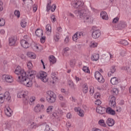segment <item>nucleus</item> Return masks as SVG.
Wrapping results in <instances>:
<instances>
[{
  "mask_svg": "<svg viewBox=\"0 0 131 131\" xmlns=\"http://www.w3.org/2000/svg\"><path fill=\"white\" fill-rule=\"evenodd\" d=\"M67 118H69V119L71 118V114L68 113L67 115Z\"/></svg>",
  "mask_w": 131,
  "mask_h": 131,
  "instance_id": "64",
  "label": "nucleus"
},
{
  "mask_svg": "<svg viewBox=\"0 0 131 131\" xmlns=\"http://www.w3.org/2000/svg\"><path fill=\"white\" fill-rule=\"evenodd\" d=\"M120 42L121 45H123V46L128 45V42H127V41L125 40H121Z\"/></svg>",
  "mask_w": 131,
  "mask_h": 131,
  "instance_id": "39",
  "label": "nucleus"
},
{
  "mask_svg": "<svg viewBox=\"0 0 131 131\" xmlns=\"http://www.w3.org/2000/svg\"><path fill=\"white\" fill-rule=\"evenodd\" d=\"M93 31L92 32V38L94 39H97V38H99L100 36L101 35V31L99 30H94L93 28Z\"/></svg>",
  "mask_w": 131,
  "mask_h": 131,
  "instance_id": "7",
  "label": "nucleus"
},
{
  "mask_svg": "<svg viewBox=\"0 0 131 131\" xmlns=\"http://www.w3.org/2000/svg\"><path fill=\"white\" fill-rule=\"evenodd\" d=\"M27 55L30 59H35L36 58V55L34 53L29 52L27 53Z\"/></svg>",
  "mask_w": 131,
  "mask_h": 131,
  "instance_id": "21",
  "label": "nucleus"
},
{
  "mask_svg": "<svg viewBox=\"0 0 131 131\" xmlns=\"http://www.w3.org/2000/svg\"><path fill=\"white\" fill-rule=\"evenodd\" d=\"M24 4H26V5H27L28 8L29 9H31V7L32 6V3H33V1L32 0H23Z\"/></svg>",
  "mask_w": 131,
  "mask_h": 131,
  "instance_id": "19",
  "label": "nucleus"
},
{
  "mask_svg": "<svg viewBox=\"0 0 131 131\" xmlns=\"http://www.w3.org/2000/svg\"><path fill=\"white\" fill-rule=\"evenodd\" d=\"M76 34H77L78 38H80L81 36H85V33H83V32H77Z\"/></svg>",
  "mask_w": 131,
  "mask_h": 131,
  "instance_id": "32",
  "label": "nucleus"
},
{
  "mask_svg": "<svg viewBox=\"0 0 131 131\" xmlns=\"http://www.w3.org/2000/svg\"><path fill=\"white\" fill-rule=\"evenodd\" d=\"M31 127L32 128H36V125L35 124V123H34V122H33L31 125Z\"/></svg>",
  "mask_w": 131,
  "mask_h": 131,
  "instance_id": "58",
  "label": "nucleus"
},
{
  "mask_svg": "<svg viewBox=\"0 0 131 131\" xmlns=\"http://www.w3.org/2000/svg\"><path fill=\"white\" fill-rule=\"evenodd\" d=\"M46 33L47 35H50L51 34V32H52V27L50 25H47L46 26Z\"/></svg>",
  "mask_w": 131,
  "mask_h": 131,
  "instance_id": "22",
  "label": "nucleus"
},
{
  "mask_svg": "<svg viewBox=\"0 0 131 131\" xmlns=\"http://www.w3.org/2000/svg\"><path fill=\"white\" fill-rule=\"evenodd\" d=\"M51 19L52 22L53 23L56 22V17H55V16L54 15H53L51 16Z\"/></svg>",
  "mask_w": 131,
  "mask_h": 131,
  "instance_id": "49",
  "label": "nucleus"
},
{
  "mask_svg": "<svg viewBox=\"0 0 131 131\" xmlns=\"http://www.w3.org/2000/svg\"><path fill=\"white\" fill-rule=\"evenodd\" d=\"M111 83L113 85L118 84V79L116 77H113L111 79Z\"/></svg>",
  "mask_w": 131,
  "mask_h": 131,
  "instance_id": "25",
  "label": "nucleus"
},
{
  "mask_svg": "<svg viewBox=\"0 0 131 131\" xmlns=\"http://www.w3.org/2000/svg\"><path fill=\"white\" fill-rule=\"evenodd\" d=\"M115 71H116V69L115 68V66H112L110 69V71L108 73V76H111V74H113Z\"/></svg>",
  "mask_w": 131,
  "mask_h": 131,
  "instance_id": "24",
  "label": "nucleus"
},
{
  "mask_svg": "<svg viewBox=\"0 0 131 131\" xmlns=\"http://www.w3.org/2000/svg\"><path fill=\"white\" fill-rule=\"evenodd\" d=\"M20 45L24 49H28L29 48V43L24 39L20 40Z\"/></svg>",
  "mask_w": 131,
  "mask_h": 131,
  "instance_id": "13",
  "label": "nucleus"
},
{
  "mask_svg": "<svg viewBox=\"0 0 131 131\" xmlns=\"http://www.w3.org/2000/svg\"><path fill=\"white\" fill-rule=\"evenodd\" d=\"M3 2H2L1 0H0V12H2L4 10V7H3Z\"/></svg>",
  "mask_w": 131,
  "mask_h": 131,
  "instance_id": "50",
  "label": "nucleus"
},
{
  "mask_svg": "<svg viewBox=\"0 0 131 131\" xmlns=\"http://www.w3.org/2000/svg\"><path fill=\"white\" fill-rule=\"evenodd\" d=\"M54 39L55 41H59V39H60V38L59 37L58 35H56L55 36Z\"/></svg>",
  "mask_w": 131,
  "mask_h": 131,
  "instance_id": "61",
  "label": "nucleus"
},
{
  "mask_svg": "<svg viewBox=\"0 0 131 131\" xmlns=\"http://www.w3.org/2000/svg\"><path fill=\"white\" fill-rule=\"evenodd\" d=\"M101 104H102V101H101V100L98 99L97 100L95 101V104L96 105H101Z\"/></svg>",
  "mask_w": 131,
  "mask_h": 131,
  "instance_id": "53",
  "label": "nucleus"
},
{
  "mask_svg": "<svg viewBox=\"0 0 131 131\" xmlns=\"http://www.w3.org/2000/svg\"><path fill=\"white\" fill-rule=\"evenodd\" d=\"M52 0H48V3L47 4V12H49L50 10H51V4L52 3Z\"/></svg>",
  "mask_w": 131,
  "mask_h": 131,
  "instance_id": "34",
  "label": "nucleus"
},
{
  "mask_svg": "<svg viewBox=\"0 0 131 131\" xmlns=\"http://www.w3.org/2000/svg\"><path fill=\"white\" fill-rule=\"evenodd\" d=\"M51 77L53 79L52 81V83H55V82L56 81H57V80H58V77H57V75L56 74V73L55 72H52L51 74Z\"/></svg>",
  "mask_w": 131,
  "mask_h": 131,
  "instance_id": "20",
  "label": "nucleus"
},
{
  "mask_svg": "<svg viewBox=\"0 0 131 131\" xmlns=\"http://www.w3.org/2000/svg\"><path fill=\"white\" fill-rule=\"evenodd\" d=\"M41 37L40 38V41L41 42V43H43V42H45V41L46 40V37L45 36H41V37Z\"/></svg>",
  "mask_w": 131,
  "mask_h": 131,
  "instance_id": "52",
  "label": "nucleus"
},
{
  "mask_svg": "<svg viewBox=\"0 0 131 131\" xmlns=\"http://www.w3.org/2000/svg\"><path fill=\"white\" fill-rule=\"evenodd\" d=\"M27 92L20 91L17 94V98H23L24 103L27 105L29 102V97L27 95Z\"/></svg>",
  "mask_w": 131,
  "mask_h": 131,
  "instance_id": "4",
  "label": "nucleus"
},
{
  "mask_svg": "<svg viewBox=\"0 0 131 131\" xmlns=\"http://www.w3.org/2000/svg\"><path fill=\"white\" fill-rule=\"evenodd\" d=\"M5 125L6 128H10V127H11V124L9 122H6Z\"/></svg>",
  "mask_w": 131,
  "mask_h": 131,
  "instance_id": "54",
  "label": "nucleus"
},
{
  "mask_svg": "<svg viewBox=\"0 0 131 131\" xmlns=\"http://www.w3.org/2000/svg\"><path fill=\"white\" fill-rule=\"evenodd\" d=\"M70 50V49H69V48H66L64 50V54H66Z\"/></svg>",
  "mask_w": 131,
  "mask_h": 131,
  "instance_id": "62",
  "label": "nucleus"
},
{
  "mask_svg": "<svg viewBox=\"0 0 131 131\" xmlns=\"http://www.w3.org/2000/svg\"><path fill=\"white\" fill-rule=\"evenodd\" d=\"M20 25L23 28H25L27 25V22L25 19H22L20 23Z\"/></svg>",
  "mask_w": 131,
  "mask_h": 131,
  "instance_id": "30",
  "label": "nucleus"
},
{
  "mask_svg": "<svg viewBox=\"0 0 131 131\" xmlns=\"http://www.w3.org/2000/svg\"><path fill=\"white\" fill-rule=\"evenodd\" d=\"M98 124L101 126H104V127H106V123H105V121H104V120H100L98 122Z\"/></svg>",
  "mask_w": 131,
  "mask_h": 131,
  "instance_id": "33",
  "label": "nucleus"
},
{
  "mask_svg": "<svg viewBox=\"0 0 131 131\" xmlns=\"http://www.w3.org/2000/svg\"><path fill=\"white\" fill-rule=\"evenodd\" d=\"M36 35L38 37H42L43 35V31L40 29H37L35 31Z\"/></svg>",
  "mask_w": 131,
  "mask_h": 131,
  "instance_id": "17",
  "label": "nucleus"
},
{
  "mask_svg": "<svg viewBox=\"0 0 131 131\" xmlns=\"http://www.w3.org/2000/svg\"><path fill=\"white\" fill-rule=\"evenodd\" d=\"M74 110L75 112H77L78 113V115H79L81 117H83L84 116V112L83 110H81L80 107H75Z\"/></svg>",
  "mask_w": 131,
  "mask_h": 131,
  "instance_id": "12",
  "label": "nucleus"
},
{
  "mask_svg": "<svg viewBox=\"0 0 131 131\" xmlns=\"http://www.w3.org/2000/svg\"><path fill=\"white\" fill-rule=\"evenodd\" d=\"M49 60L51 63L52 64H55V63L56 62V57L54 56L53 55H51L49 57Z\"/></svg>",
  "mask_w": 131,
  "mask_h": 131,
  "instance_id": "27",
  "label": "nucleus"
},
{
  "mask_svg": "<svg viewBox=\"0 0 131 131\" xmlns=\"http://www.w3.org/2000/svg\"><path fill=\"white\" fill-rule=\"evenodd\" d=\"M45 131H54V130H52L49 125H46Z\"/></svg>",
  "mask_w": 131,
  "mask_h": 131,
  "instance_id": "47",
  "label": "nucleus"
},
{
  "mask_svg": "<svg viewBox=\"0 0 131 131\" xmlns=\"http://www.w3.org/2000/svg\"><path fill=\"white\" fill-rule=\"evenodd\" d=\"M3 96L4 100H7L9 103H11V95H10V93H9V92H5Z\"/></svg>",
  "mask_w": 131,
  "mask_h": 131,
  "instance_id": "15",
  "label": "nucleus"
},
{
  "mask_svg": "<svg viewBox=\"0 0 131 131\" xmlns=\"http://www.w3.org/2000/svg\"><path fill=\"white\" fill-rule=\"evenodd\" d=\"M78 39V36L76 33L73 36V40L74 41H76Z\"/></svg>",
  "mask_w": 131,
  "mask_h": 131,
  "instance_id": "46",
  "label": "nucleus"
},
{
  "mask_svg": "<svg viewBox=\"0 0 131 131\" xmlns=\"http://www.w3.org/2000/svg\"><path fill=\"white\" fill-rule=\"evenodd\" d=\"M126 26V23L124 21H120L118 25V27L120 28V29H122V28H124Z\"/></svg>",
  "mask_w": 131,
  "mask_h": 131,
  "instance_id": "26",
  "label": "nucleus"
},
{
  "mask_svg": "<svg viewBox=\"0 0 131 131\" xmlns=\"http://www.w3.org/2000/svg\"><path fill=\"white\" fill-rule=\"evenodd\" d=\"M5 102V98L3 94H0V103L3 104Z\"/></svg>",
  "mask_w": 131,
  "mask_h": 131,
  "instance_id": "40",
  "label": "nucleus"
},
{
  "mask_svg": "<svg viewBox=\"0 0 131 131\" xmlns=\"http://www.w3.org/2000/svg\"><path fill=\"white\" fill-rule=\"evenodd\" d=\"M119 21V18L118 17H115V18L113 19V23H117Z\"/></svg>",
  "mask_w": 131,
  "mask_h": 131,
  "instance_id": "51",
  "label": "nucleus"
},
{
  "mask_svg": "<svg viewBox=\"0 0 131 131\" xmlns=\"http://www.w3.org/2000/svg\"><path fill=\"white\" fill-rule=\"evenodd\" d=\"M64 42H66V43H68V42H69V37H66L64 39Z\"/></svg>",
  "mask_w": 131,
  "mask_h": 131,
  "instance_id": "59",
  "label": "nucleus"
},
{
  "mask_svg": "<svg viewBox=\"0 0 131 131\" xmlns=\"http://www.w3.org/2000/svg\"><path fill=\"white\" fill-rule=\"evenodd\" d=\"M74 13L77 17H79L80 20H83L84 23H90L91 22L92 17L88 15L82 10H77L74 11Z\"/></svg>",
  "mask_w": 131,
  "mask_h": 131,
  "instance_id": "2",
  "label": "nucleus"
},
{
  "mask_svg": "<svg viewBox=\"0 0 131 131\" xmlns=\"http://www.w3.org/2000/svg\"><path fill=\"white\" fill-rule=\"evenodd\" d=\"M6 24V21L3 18H0V26H4Z\"/></svg>",
  "mask_w": 131,
  "mask_h": 131,
  "instance_id": "43",
  "label": "nucleus"
},
{
  "mask_svg": "<svg viewBox=\"0 0 131 131\" xmlns=\"http://www.w3.org/2000/svg\"><path fill=\"white\" fill-rule=\"evenodd\" d=\"M118 89H117V88L113 89L112 90L113 95H114V96H116V95L118 94Z\"/></svg>",
  "mask_w": 131,
  "mask_h": 131,
  "instance_id": "38",
  "label": "nucleus"
},
{
  "mask_svg": "<svg viewBox=\"0 0 131 131\" xmlns=\"http://www.w3.org/2000/svg\"><path fill=\"white\" fill-rule=\"evenodd\" d=\"M101 96V95H100V94H99V93H96L95 96V99H99V98H100V97Z\"/></svg>",
  "mask_w": 131,
  "mask_h": 131,
  "instance_id": "60",
  "label": "nucleus"
},
{
  "mask_svg": "<svg viewBox=\"0 0 131 131\" xmlns=\"http://www.w3.org/2000/svg\"><path fill=\"white\" fill-rule=\"evenodd\" d=\"M91 59L92 61H98L99 60V54H94L91 57Z\"/></svg>",
  "mask_w": 131,
  "mask_h": 131,
  "instance_id": "29",
  "label": "nucleus"
},
{
  "mask_svg": "<svg viewBox=\"0 0 131 131\" xmlns=\"http://www.w3.org/2000/svg\"><path fill=\"white\" fill-rule=\"evenodd\" d=\"M68 84L71 88V89H73V90H75V87H74V84L73 83V82L71 80H70L68 81Z\"/></svg>",
  "mask_w": 131,
  "mask_h": 131,
  "instance_id": "37",
  "label": "nucleus"
},
{
  "mask_svg": "<svg viewBox=\"0 0 131 131\" xmlns=\"http://www.w3.org/2000/svg\"><path fill=\"white\" fill-rule=\"evenodd\" d=\"M34 111L36 113L40 112V105L37 104V105L35 107Z\"/></svg>",
  "mask_w": 131,
  "mask_h": 131,
  "instance_id": "36",
  "label": "nucleus"
},
{
  "mask_svg": "<svg viewBox=\"0 0 131 131\" xmlns=\"http://www.w3.org/2000/svg\"><path fill=\"white\" fill-rule=\"evenodd\" d=\"M14 15L17 17V18H20V11L18 10H15L14 11Z\"/></svg>",
  "mask_w": 131,
  "mask_h": 131,
  "instance_id": "45",
  "label": "nucleus"
},
{
  "mask_svg": "<svg viewBox=\"0 0 131 131\" xmlns=\"http://www.w3.org/2000/svg\"><path fill=\"white\" fill-rule=\"evenodd\" d=\"M96 112L99 114H104L106 112V108L101 106H98L96 108Z\"/></svg>",
  "mask_w": 131,
  "mask_h": 131,
  "instance_id": "10",
  "label": "nucleus"
},
{
  "mask_svg": "<svg viewBox=\"0 0 131 131\" xmlns=\"http://www.w3.org/2000/svg\"><path fill=\"white\" fill-rule=\"evenodd\" d=\"M98 46V43L92 41L90 43V48H96Z\"/></svg>",
  "mask_w": 131,
  "mask_h": 131,
  "instance_id": "35",
  "label": "nucleus"
},
{
  "mask_svg": "<svg viewBox=\"0 0 131 131\" xmlns=\"http://www.w3.org/2000/svg\"><path fill=\"white\" fill-rule=\"evenodd\" d=\"M83 93L84 94H86V93H88V91H89V88H88V85L86 84H84L83 85Z\"/></svg>",
  "mask_w": 131,
  "mask_h": 131,
  "instance_id": "31",
  "label": "nucleus"
},
{
  "mask_svg": "<svg viewBox=\"0 0 131 131\" xmlns=\"http://www.w3.org/2000/svg\"><path fill=\"white\" fill-rule=\"evenodd\" d=\"M27 67H28V69H29V70H31V69H32L33 66H32V63L30 61H29L28 62Z\"/></svg>",
  "mask_w": 131,
  "mask_h": 131,
  "instance_id": "41",
  "label": "nucleus"
},
{
  "mask_svg": "<svg viewBox=\"0 0 131 131\" xmlns=\"http://www.w3.org/2000/svg\"><path fill=\"white\" fill-rule=\"evenodd\" d=\"M15 73L19 75L17 81L28 88L32 86V79L35 78L36 71H30L28 74L24 70H20V66H18L15 71Z\"/></svg>",
  "mask_w": 131,
  "mask_h": 131,
  "instance_id": "1",
  "label": "nucleus"
},
{
  "mask_svg": "<svg viewBox=\"0 0 131 131\" xmlns=\"http://www.w3.org/2000/svg\"><path fill=\"white\" fill-rule=\"evenodd\" d=\"M39 78L41 79L43 82H47L48 79L47 78V73L46 72L41 71L40 72V76Z\"/></svg>",
  "mask_w": 131,
  "mask_h": 131,
  "instance_id": "8",
  "label": "nucleus"
},
{
  "mask_svg": "<svg viewBox=\"0 0 131 131\" xmlns=\"http://www.w3.org/2000/svg\"><path fill=\"white\" fill-rule=\"evenodd\" d=\"M106 124L108 126H113L115 124V121L111 118H108L106 120Z\"/></svg>",
  "mask_w": 131,
  "mask_h": 131,
  "instance_id": "14",
  "label": "nucleus"
},
{
  "mask_svg": "<svg viewBox=\"0 0 131 131\" xmlns=\"http://www.w3.org/2000/svg\"><path fill=\"white\" fill-rule=\"evenodd\" d=\"M95 77L96 79H97L99 82L100 83H103L105 82V79L103 78V76L101 75V73L99 71H96L95 73Z\"/></svg>",
  "mask_w": 131,
  "mask_h": 131,
  "instance_id": "6",
  "label": "nucleus"
},
{
  "mask_svg": "<svg viewBox=\"0 0 131 131\" xmlns=\"http://www.w3.org/2000/svg\"><path fill=\"white\" fill-rule=\"evenodd\" d=\"M106 113L107 114H110L111 115H115V111L113 110L111 107H109L106 109Z\"/></svg>",
  "mask_w": 131,
  "mask_h": 131,
  "instance_id": "18",
  "label": "nucleus"
},
{
  "mask_svg": "<svg viewBox=\"0 0 131 131\" xmlns=\"http://www.w3.org/2000/svg\"><path fill=\"white\" fill-rule=\"evenodd\" d=\"M47 97H46V100L48 103L50 104H53L56 102L57 100V95L52 91H48L47 92Z\"/></svg>",
  "mask_w": 131,
  "mask_h": 131,
  "instance_id": "3",
  "label": "nucleus"
},
{
  "mask_svg": "<svg viewBox=\"0 0 131 131\" xmlns=\"http://www.w3.org/2000/svg\"><path fill=\"white\" fill-rule=\"evenodd\" d=\"M121 56H124V55H125V51L124 50H122L121 52Z\"/></svg>",
  "mask_w": 131,
  "mask_h": 131,
  "instance_id": "63",
  "label": "nucleus"
},
{
  "mask_svg": "<svg viewBox=\"0 0 131 131\" xmlns=\"http://www.w3.org/2000/svg\"><path fill=\"white\" fill-rule=\"evenodd\" d=\"M100 16L103 20H108V15H107L106 12H101Z\"/></svg>",
  "mask_w": 131,
  "mask_h": 131,
  "instance_id": "23",
  "label": "nucleus"
},
{
  "mask_svg": "<svg viewBox=\"0 0 131 131\" xmlns=\"http://www.w3.org/2000/svg\"><path fill=\"white\" fill-rule=\"evenodd\" d=\"M70 65L71 67H73V66H74V65H75V62H74V61H73V60H71Z\"/></svg>",
  "mask_w": 131,
  "mask_h": 131,
  "instance_id": "57",
  "label": "nucleus"
},
{
  "mask_svg": "<svg viewBox=\"0 0 131 131\" xmlns=\"http://www.w3.org/2000/svg\"><path fill=\"white\" fill-rule=\"evenodd\" d=\"M116 98H115V96H113L111 97L110 100V103L109 105L111 107H113L114 108L115 107H116Z\"/></svg>",
  "mask_w": 131,
  "mask_h": 131,
  "instance_id": "11",
  "label": "nucleus"
},
{
  "mask_svg": "<svg viewBox=\"0 0 131 131\" xmlns=\"http://www.w3.org/2000/svg\"><path fill=\"white\" fill-rule=\"evenodd\" d=\"M2 79L3 80H6L7 82H13V77L12 76L8 75H4L2 76Z\"/></svg>",
  "mask_w": 131,
  "mask_h": 131,
  "instance_id": "9",
  "label": "nucleus"
},
{
  "mask_svg": "<svg viewBox=\"0 0 131 131\" xmlns=\"http://www.w3.org/2000/svg\"><path fill=\"white\" fill-rule=\"evenodd\" d=\"M52 111H53V106H50L47 109V113H50V112H52Z\"/></svg>",
  "mask_w": 131,
  "mask_h": 131,
  "instance_id": "44",
  "label": "nucleus"
},
{
  "mask_svg": "<svg viewBox=\"0 0 131 131\" xmlns=\"http://www.w3.org/2000/svg\"><path fill=\"white\" fill-rule=\"evenodd\" d=\"M56 8L57 6H56V5H53L50 9L51 12H55V10H56Z\"/></svg>",
  "mask_w": 131,
  "mask_h": 131,
  "instance_id": "48",
  "label": "nucleus"
},
{
  "mask_svg": "<svg viewBox=\"0 0 131 131\" xmlns=\"http://www.w3.org/2000/svg\"><path fill=\"white\" fill-rule=\"evenodd\" d=\"M35 101V97L33 96L30 98V103H32V102H34Z\"/></svg>",
  "mask_w": 131,
  "mask_h": 131,
  "instance_id": "56",
  "label": "nucleus"
},
{
  "mask_svg": "<svg viewBox=\"0 0 131 131\" xmlns=\"http://www.w3.org/2000/svg\"><path fill=\"white\" fill-rule=\"evenodd\" d=\"M5 111V114L7 116H11V115H12V110L10 108V107H9L8 108H6Z\"/></svg>",
  "mask_w": 131,
  "mask_h": 131,
  "instance_id": "28",
  "label": "nucleus"
},
{
  "mask_svg": "<svg viewBox=\"0 0 131 131\" xmlns=\"http://www.w3.org/2000/svg\"><path fill=\"white\" fill-rule=\"evenodd\" d=\"M16 41H17V38L14 36L11 37L9 40V46H14L16 43Z\"/></svg>",
  "mask_w": 131,
  "mask_h": 131,
  "instance_id": "16",
  "label": "nucleus"
},
{
  "mask_svg": "<svg viewBox=\"0 0 131 131\" xmlns=\"http://www.w3.org/2000/svg\"><path fill=\"white\" fill-rule=\"evenodd\" d=\"M71 5L75 9H81L83 6V2L79 1H73Z\"/></svg>",
  "mask_w": 131,
  "mask_h": 131,
  "instance_id": "5",
  "label": "nucleus"
},
{
  "mask_svg": "<svg viewBox=\"0 0 131 131\" xmlns=\"http://www.w3.org/2000/svg\"><path fill=\"white\" fill-rule=\"evenodd\" d=\"M33 50H34V51H38L39 48L38 47V46H37V45H35L33 47Z\"/></svg>",
  "mask_w": 131,
  "mask_h": 131,
  "instance_id": "55",
  "label": "nucleus"
},
{
  "mask_svg": "<svg viewBox=\"0 0 131 131\" xmlns=\"http://www.w3.org/2000/svg\"><path fill=\"white\" fill-rule=\"evenodd\" d=\"M83 71L84 72H86V73H90V70L89 69V67H83Z\"/></svg>",
  "mask_w": 131,
  "mask_h": 131,
  "instance_id": "42",
  "label": "nucleus"
}]
</instances>
